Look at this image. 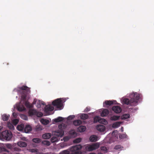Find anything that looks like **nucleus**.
Listing matches in <instances>:
<instances>
[{
	"instance_id": "obj_1",
	"label": "nucleus",
	"mask_w": 154,
	"mask_h": 154,
	"mask_svg": "<svg viewBox=\"0 0 154 154\" xmlns=\"http://www.w3.org/2000/svg\"><path fill=\"white\" fill-rule=\"evenodd\" d=\"M19 89H20L19 91L20 92L21 95V99L23 101H25V106L27 108H31L32 106L29 102L26 101V97L30 93V88L26 86L23 85L19 87Z\"/></svg>"
},
{
	"instance_id": "obj_2",
	"label": "nucleus",
	"mask_w": 154,
	"mask_h": 154,
	"mask_svg": "<svg viewBox=\"0 0 154 154\" xmlns=\"http://www.w3.org/2000/svg\"><path fill=\"white\" fill-rule=\"evenodd\" d=\"M130 97V100L128 98L124 99L123 100L124 103L131 106H136L140 98V94L136 92L133 93L131 94Z\"/></svg>"
},
{
	"instance_id": "obj_3",
	"label": "nucleus",
	"mask_w": 154,
	"mask_h": 154,
	"mask_svg": "<svg viewBox=\"0 0 154 154\" xmlns=\"http://www.w3.org/2000/svg\"><path fill=\"white\" fill-rule=\"evenodd\" d=\"M66 125L65 124L62 123L59 125H58L59 130L55 132V135L59 137H62L64 134V130L66 128Z\"/></svg>"
},
{
	"instance_id": "obj_4",
	"label": "nucleus",
	"mask_w": 154,
	"mask_h": 154,
	"mask_svg": "<svg viewBox=\"0 0 154 154\" xmlns=\"http://www.w3.org/2000/svg\"><path fill=\"white\" fill-rule=\"evenodd\" d=\"M82 148L81 145H78L72 146L69 149L71 154H81V152L80 151V150Z\"/></svg>"
},
{
	"instance_id": "obj_5",
	"label": "nucleus",
	"mask_w": 154,
	"mask_h": 154,
	"mask_svg": "<svg viewBox=\"0 0 154 154\" xmlns=\"http://www.w3.org/2000/svg\"><path fill=\"white\" fill-rule=\"evenodd\" d=\"M2 135L5 140H10L12 137L11 132L8 130L3 131L2 132Z\"/></svg>"
},
{
	"instance_id": "obj_6",
	"label": "nucleus",
	"mask_w": 154,
	"mask_h": 154,
	"mask_svg": "<svg viewBox=\"0 0 154 154\" xmlns=\"http://www.w3.org/2000/svg\"><path fill=\"white\" fill-rule=\"evenodd\" d=\"M99 146V144L98 143H96L91 145H87L85 149L88 151H92L97 149Z\"/></svg>"
},
{
	"instance_id": "obj_7",
	"label": "nucleus",
	"mask_w": 154,
	"mask_h": 154,
	"mask_svg": "<svg viewBox=\"0 0 154 154\" xmlns=\"http://www.w3.org/2000/svg\"><path fill=\"white\" fill-rule=\"evenodd\" d=\"M29 114L30 116H36L38 117H41L43 115L42 112H38L36 110L34 109H30L29 111Z\"/></svg>"
},
{
	"instance_id": "obj_8",
	"label": "nucleus",
	"mask_w": 154,
	"mask_h": 154,
	"mask_svg": "<svg viewBox=\"0 0 154 154\" xmlns=\"http://www.w3.org/2000/svg\"><path fill=\"white\" fill-rule=\"evenodd\" d=\"M52 105L54 106H56L57 108L61 109L63 106L62 101L60 99H57L53 101Z\"/></svg>"
},
{
	"instance_id": "obj_9",
	"label": "nucleus",
	"mask_w": 154,
	"mask_h": 154,
	"mask_svg": "<svg viewBox=\"0 0 154 154\" xmlns=\"http://www.w3.org/2000/svg\"><path fill=\"white\" fill-rule=\"evenodd\" d=\"M98 122L100 123H104L107 122L106 120L103 119H101L100 117L98 116H95L94 119V123H97Z\"/></svg>"
},
{
	"instance_id": "obj_10",
	"label": "nucleus",
	"mask_w": 154,
	"mask_h": 154,
	"mask_svg": "<svg viewBox=\"0 0 154 154\" xmlns=\"http://www.w3.org/2000/svg\"><path fill=\"white\" fill-rule=\"evenodd\" d=\"M112 109L116 113H119L122 111V109L119 106H113L112 108Z\"/></svg>"
},
{
	"instance_id": "obj_11",
	"label": "nucleus",
	"mask_w": 154,
	"mask_h": 154,
	"mask_svg": "<svg viewBox=\"0 0 154 154\" xmlns=\"http://www.w3.org/2000/svg\"><path fill=\"white\" fill-rule=\"evenodd\" d=\"M76 135L77 133L74 130H71L69 131V136L71 138H74L76 137Z\"/></svg>"
},
{
	"instance_id": "obj_12",
	"label": "nucleus",
	"mask_w": 154,
	"mask_h": 154,
	"mask_svg": "<svg viewBox=\"0 0 154 154\" xmlns=\"http://www.w3.org/2000/svg\"><path fill=\"white\" fill-rule=\"evenodd\" d=\"M54 109V107L51 105H46L45 108V111L47 113L49 111H53Z\"/></svg>"
},
{
	"instance_id": "obj_13",
	"label": "nucleus",
	"mask_w": 154,
	"mask_h": 154,
	"mask_svg": "<svg viewBox=\"0 0 154 154\" xmlns=\"http://www.w3.org/2000/svg\"><path fill=\"white\" fill-rule=\"evenodd\" d=\"M97 130L99 131H104L105 130V127L103 125H99L96 126Z\"/></svg>"
},
{
	"instance_id": "obj_14",
	"label": "nucleus",
	"mask_w": 154,
	"mask_h": 154,
	"mask_svg": "<svg viewBox=\"0 0 154 154\" xmlns=\"http://www.w3.org/2000/svg\"><path fill=\"white\" fill-rule=\"evenodd\" d=\"M56 136H54L52 137L51 139V141L52 143H54L55 142L58 141L60 140V137L58 136H57L56 135Z\"/></svg>"
},
{
	"instance_id": "obj_15",
	"label": "nucleus",
	"mask_w": 154,
	"mask_h": 154,
	"mask_svg": "<svg viewBox=\"0 0 154 154\" xmlns=\"http://www.w3.org/2000/svg\"><path fill=\"white\" fill-rule=\"evenodd\" d=\"M109 113V111L107 109H103L101 113V116L102 117H104L107 116Z\"/></svg>"
},
{
	"instance_id": "obj_16",
	"label": "nucleus",
	"mask_w": 154,
	"mask_h": 154,
	"mask_svg": "<svg viewBox=\"0 0 154 154\" xmlns=\"http://www.w3.org/2000/svg\"><path fill=\"white\" fill-rule=\"evenodd\" d=\"M116 101L113 100H106L105 101L104 103L107 105L110 106L111 105L113 104L114 103L116 104Z\"/></svg>"
},
{
	"instance_id": "obj_17",
	"label": "nucleus",
	"mask_w": 154,
	"mask_h": 154,
	"mask_svg": "<svg viewBox=\"0 0 154 154\" xmlns=\"http://www.w3.org/2000/svg\"><path fill=\"white\" fill-rule=\"evenodd\" d=\"M97 136L95 135H92L89 138L90 141L92 142L97 141Z\"/></svg>"
},
{
	"instance_id": "obj_18",
	"label": "nucleus",
	"mask_w": 154,
	"mask_h": 154,
	"mask_svg": "<svg viewBox=\"0 0 154 154\" xmlns=\"http://www.w3.org/2000/svg\"><path fill=\"white\" fill-rule=\"evenodd\" d=\"M32 127L30 125H26L24 128V131L25 133H28L32 130Z\"/></svg>"
},
{
	"instance_id": "obj_19",
	"label": "nucleus",
	"mask_w": 154,
	"mask_h": 154,
	"mask_svg": "<svg viewBox=\"0 0 154 154\" xmlns=\"http://www.w3.org/2000/svg\"><path fill=\"white\" fill-rule=\"evenodd\" d=\"M17 145L20 147H25L27 146L26 143L23 141H20L17 143Z\"/></svg>"
},
{
	"instance_id": "obj_20",
	"label": "nucleus",
	"mask_w": 154,
	"mask_h": 154,
	"mask_svg": "<svg viewBox=\"0 0 154 154\" xmlns=\"http://www.w3.org/2000/svg\"><path fill=\"white\" fill-rule=\"evenodd\" d=\"M122 123L121 122H118L113 123L112 125V127L114 128H117L119 127Z\"/></svg>"
},
{
	"instance_id": "obj_21",
	"label": "nucleus",
	"mask_w": 154,
	"mask_h": 154,
	"mask_svg": "<svg viewBox=\"0 0 154 154\" xmlns=\"http://www.w3.org/2000/svg\"><path fill=\"white\" fill-rule=\"evenodd\" d=\"M51 137V134L49 133L44 134L42 136V138L44 139H48L50 138Z\"/></svg>"
},
{
	"instance_id": "obj_22",
	"label": "nucleus",
	"mask_w": 154,
	"mask_h": 154,
	"mask_svg": "<svg viewBox=\"0 0 154 154\" xmlns=\"http://www.w3.org/2000/svg\"><path fill=\"white\" fill-rule=\"evenodd\" d=\"M86 127L84 126H80L78 128V131L80 132H83L85 131Z\"/></svg>"
},
{
	"instance_id": "obj_23",
	"label": "nucleus",
	"mask_w": 154,
	"mask_h": 154,
	"mask_svg": "<svg viewBox=\"0 0 154 154\" xmlns=\"http://www.w3.org/2000/svg\"><path fill=\"white\" fill-rule=\"evenodd\" d=\"M73 123L75 126H78L81 124L82 122L80 120H77L74 121Z\"/></svg>"
},
{
	"instance_id": "obj_24",
	"label": "nucleus",
	"mask_w": 154,
	"mask_h": 154,
	"mask_svg": "<svg viewBox=\"0 0 154 154\" xmlns=\"http://www.w3.org/2000/svg\"><path fill=\"white\" fill-rule=\"evenodd\" d=\"M130 116L129 114H125L121 116V118L122 119H126L129 118Z\"/></svg>"
},
{
	"instance_id": "obj_25",
	"label": "nucleus",
	"mask_w": 154,
	"mask_h": 154,
	"mask_svg": "<svg viewBox=\"0 0 154 154\" xmlns=\"http://www.w3.org/2000/svg\"><path fill=\"white\" fill-rule=\"evenodd\" d=\"M17 110L19 111H22L25 110V108L23 105H19L17 106Z\"/></svg>"
},
{
	"instance_id": "obj_26",
	"label": "nucleus",
	"mask_w": 154,
	"mask_h": 154,
	"mask_svg": "<svg viewBox=\"0 0 154 154\" xmlns=\"http://www.w3.org/2000/svg\"><path fill=\"white\" fill-rule=\"evenodd\" d=\"M88 116L86 114H82L81 115L80 118L81 119L85 120L88 118Z\"/></svg>"
},
{
	"instance_id": "obj_27",
	"label": "nucleus",
	"mask_w": 154,
	"mask_h": 154,
	"mask_svg": "<svg viewBox=\"0 0 154 154\" xmlns=\"http://www.w3.org/2000/svg\"><path fill=\"white\" fill-rule=\"evenodd\" d=\"M63 118L61 117H58L57 118L54 119V121L55 122H58L63 121Z\"/></svg>"
},
{
	"instance_id": "obj_28",
	"label": "nucleus",
	"mask_w": 154,
	"mask_h": 154,
	"mask_svg": "<svg viewBox=\"0 0 154 154\" xmlns=\"http://www.w3.org/2000/svg\"><path fill=\"white\" fill-rule=\"evenodd\" d=\"M40 121L44 125H47L49 123V120L46 119H42Z\"/></svg>"
},
{
	"instance_id": "obj_29",
	"label": "nucleus",
	"mask_w": 154,
	"mask_h": 154,
	"mask_svg": "<svg viewBox=\"0 0 154 154\" xmlns=\"http://www.w3.org/2000/svg\"><path fill=\"white\" fill-rule=\"evenodd\" d=\"M120 118L119 116H113L110 117V119L112 121H116L118 120Z\"/></svg>"
},
{
	"instance_id": "obj_30",
	"label": "nucleus",
	"mask_w": 154,
	"mask_h": 154,
	"mask_svg": "<svg viewBox=\"0 0 154 154\" xmlns=\"http://www.w3.org/2000/svg\"><path fill=\"white\" fill-rule=\"evenodd\" d=\"M32 141L35 143H38L41 142V140L39 138H34L32 139Z\"/></svg>"
},
{
	"instance_id": "obj_31",
	"label": "nucleus",
	"mask_w": 154,
	"mask_h": 154,
	"mask_svg": "<svg viewBox=\"0 0 154 154\" xmlns=\"http://www.w3.org/2000/svg\"><path fill=\"white\" fill-rule=\"evenodd\" d=\"M9 117V116H8L5 114H4L2 116V119L4 121H7L8 120V119Z\"/></svg>"
},
{
	"instance_id": "obj_32",
	"label": "nucleus",
	"mask_w": 154,
	"mask_h": 154,
	"mask_svg": "<svg viewBox=\"0 0 154 154\" xmlns=\"http://www.w3.org/2000/svg\"><path fill=\"white\" fill-rule=\"evenodd\" d=\"M42 143L43 145L47 146H49L51 144L50 143L49 141L46 140L43 141Z\"/></svg>"
},
{
	"instance_id": "obj_33",
	"label": "nucleus",
	"mask_w": 154,
	"mask_h": 154,
	"mask_svg": "<svg viewBox=\"0 0 154 154\" xmlns=\"http://www.w3.org/2000/svg\"><path fill=\"white\" fill-rule=\"evenodd\" d=\"M82 139L80 138H79L76 139L73 141V143H78L81 142Z\"/></svg>"
},
{
	"instance_id": "obj_34",
	"label": "nucleus",
	"mask_w": 154,
	"mask_h": 154,
	"mask_svg": "<svg viewBox=\"0 0 154 154\" xmlns=\"http://www.w3.org/2000/svg\"><path fill=\"white\" fill-rule=\"evenodd\" d=\"M8 127L10 129L13 130L14 129V126L10 123H8Z\"/></svg>"
},
{
	"instance_id": "obj_35",
	"label": "nucleus",
	"mask_w": 154,
	"mask_h": 154,
	"mask_svg": "<svg viewBox=\"0 0 154 154\" xmlns=\"http://www.w3.org/2000/svg\"><path fill=\"white\" fill-rule=\"evenodd\" d=\"M119 138L121 139H124L127 138V136L125 134H122L119 135Z\"/></svg>"
},
{
	"instance_id": "obj_36",
	"label": "nucleus",
	"mask_w": 154,
	"mask_h": 154,
	"mask_svg": "<svg viewBox=\"0 0 154 154\" xmlns=\"http://www.w3.org/2000/svg\"><path fill=\"white\" fill-rule=\"evenodd\" d=\"M101 150L105 152H107V149L106 147L105 146H102L100 148Z\"/></svg>"
},
{
	"instance_id": "obj_37",
	"label": "nucleus",
	"mask_w": 154,
	"mask_h": 154,
	"mask_svg": "<svg viewBox=\"0 0 154 154\" xmlns=\"http://www.w3.org/2000/svg\"><path fill=\"white\" fill-rule=\"evenodd\" d=\"M62 153L63 154H71V152L69 150V151L68 150H64L62 152Z\"/></svg>"
},
{
	"instance_id": "obj_38",
	"label": "nucleus",
	"mask_w": 154,
	"mask_h": 154,
	"mask_svg": "<svg viewBox=\"0 0 154 154\" xmlns=\"http://www.w3.org/2000/svg\"><path fill=\"white\" fill-rule=\"evenodd\" d=\"M122 148V146L121 145H118L115 146L114 149L116 150H118Z\"/></svg>"
},
{
	"instance_id": "obj_39",
	"label": "nucleus",
	"mask_w": 154,
	"mask_h": 154,
	"mask_svg": "<svg viewBox=\"0 0 154 154\" xmlns=\"http://www.w3.org/2000/svg\"><path fill=\"white\" fill-rule=\"evenodd\" d=\"M75 117V116L74 115H70V116H69L68 117V118H67V119L68 120L72 119H73Z\"/></svg>"
},
{
	"instance_id": "obj_40",
	"label": "nucleus",
	"mask_w": 154,
	"mask_h": 154,
	"mask_svg": "<svg viewBox=\"0 0 154 154\" xmlns=\"http://www.w3.org/2000/svg\"><path fill=\"white\" fill-rule=\"evenodd\" d=\"M21 117L22 118L25 120H27L28 119V118L27 116L24 115H21Z\"/></svg>"
},
{
	"instance_id": "obj_41",
	"label": "nucleus",
	"mask_w": 154,
	"mask_h": 154,
	"mask_svg": "<svg viewBox=\"0 0 154 154\" xmlns=\"http://www.w3.org/2000/svg\"><path fill=\"white\" fill-rule=\"evenodd\" d=\"M19 121L17 119H15L13 120V122L14 124H15V125H17L18 122Z\"/></svg>"
},
{
	"instance_id": "obj_42",
	"label": "nucleus",
	"mask_w": 154,
	"mask_h": 154,
	"mask_svg": "<svg viewBox=\"0 0 154 154\" xmlns=\"http://www.w3.org/2000/svg\"><path fill=\"white\" fill-rule=\"evenodd\" d=\"M71 138L69 136H66V137H64L63 139H64V141H67L68 140H69V139Z\"/></svg>"
},
{
	"instance_id": "obj_43",
	"label": "nucleus",
	"mask_w": 154,
	"mask_h": 154,
	"mask_svg": "<svg viewBox=\"0 0 154 154\" xmlns=\"http://www.w3.org/2000/svg\"><path fill=\"white\" fill-rule=\"evenodd\" d=\"M90 110V108L88 107H87L84 110V112H87L89 111Z\"/></svg>"
},
{
	"instance_id": "obj_44",
	"label": "nucleus",
	"mask_w": 154,
	"mask_h": 154,
	"mask_svg": "<svg viewBox=\"0 0 154 154\" xmlns=\"http://www.w3.org/2000/svg\"><path fill=\"white\" fill-rule=\"evenodd\" d=\"M31 151L32 152H37V149H31Z\"/></svg>"
},
{
	"instance_id": "obj_45",
	"label": "nucleus",
	"mask_w": 154,
	"mask_h": 154,
	"mask_svg": "<svg viewBox=\"0 0 154 154\" xmlns=\"http://www.w3.org/2000/svg\"><path fill=\"white\" fill-rule=\"evenodd\" d=\"M1 150L2 151H6V149L4 148H1Z\"/></svg>"
},
{
	"instance_id": "obj_46",
	"label": "nucleus",
	"mask_w": 154,
	"mask_h": 154,
	"mask_svg": "<svg viewBox=\"0 0 154 154\" xmlns=\"http://www.w3.org/2000/svg\"><path fill=\"white\" fill-rule=\"evenodd\" d=\"M2 127L1 126H0V131L2 129Z\"/></svg>"
},
{
	"instance_id": "obj_47",
	"label": "nucleus",
	"mask_w": 154,
	"mask_h": 154,
	"mask_svg": "<svg viewBox=\"0 0 154 154\" xmlns=\"http://www.w3.org/2000/svg\"><path fill=\"white\" fill-rule=\"evenodd\" d=\"M41 107V106L40 105L38 106V107Z\"/></svg>"
},
{
	"instance_id": "obj_48",
	"label": "nucleus",
	"mask_w": 154,
	"mask_h": 154,
	"mask_svg": "<svg viewBox=\"0 0 154 154\" xmlns=\"http://www.w3.org/2000/svg\"><path fill=\"white\" fill-rule=\"evenodd\" d=\"M122 128H123V127H122Z\"/></svg>"
},
{
	"instance_id": "obj_49",
	"label": "nucleus",
	"mask_w": 154,
	"mask_h": 154,
	"mask_svg": "<svg viewBox=\"0 0 154 154\" xmlns=\"http://www.w3.org/2000/svg\"><path fill=\"white\" fill-rule=\"evenodd\" d=\"M36 154H40V153H37Z\"/></svg>"
},
{
	"instance_id": "obj_50",
	"label": "nucleus",
	"mask_w": 154,
	"mask_h": 154,
	"mask_svg": "<svg viewBox=\"0 0 154 154\" xmlns=\"http://www.w3.org/2000/svg\"><path fill=\"white\" fill-rule=\"evenodd\" d=\"M113 133H114V132H113L112 133V134H113Z\"/></svg>"
},
{
	"instance_id": "obj_51",
	"label": "nucleus",
	"mask_w": 154,
	"mask_h": 154,
	"mask_svg": "<svg viewBox=\"0 0 154 154\" xmlns=\"http://www.w3.org/2000/svg\"><path fill=\"white\" fill-rule=\"evenodd\" d=\"M16 154H20L19 153H17Z\"/></svg>"
}]
</instances>
